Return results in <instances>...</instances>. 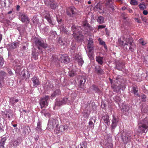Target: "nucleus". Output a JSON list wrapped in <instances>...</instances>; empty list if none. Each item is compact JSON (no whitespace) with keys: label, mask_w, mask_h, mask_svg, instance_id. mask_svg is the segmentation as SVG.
Masks as SVG:
<instances>
[{"label":"nucleus","mask_w":148,"mask_h":148,"mask_svg":"<svg viewBox=\"0 0 148 148\" xmlns=\"http://www.w3.org/2000/svg\"><path fill=\"white\" fill-rule=\"evenodd\" d=\"M81 28L80 27L75 26L74 25L72 26L71 30L73 32V35L75 38L78 42L82 41L83 40V36L81 34V29L84 30H87V32H91L92 27H91L86 21L83 22Z\"/></svg>","instance_id":"nucleus-1"},{"label":"nucleus","mask_w":148,"mask_h":148,"mask_svg":"<svg viewBox=\"0 0 148 148\" xmlns=\"http://www.w3.org/2000/svg\"><path fill=\"white\" fill-rule=\"evenodd\" d=\"M148 129V121L147 119H144L139 121L138 132L143 134L146 132Z\"/></svg>","instance_id":"nucleus-2"},{"label":"nucleus","mask_w":148,"mask_h":148,"mask_svg":"<svg viewBox=\"0 0 148 148\" xmlns=\"http://www.w3.org/2000/svg\"><path fill=\"white\" fill-rule=\"evenodd\" d=\"M33 42L35 43V45L38 47V50L42 52V48L45 49L47 47V44L43 40H40L37 38H35L34 39Z\"/></svg>","instance_id":"nucleus-3"},{"label":"nucleus","mask_w":148,"mask_h":148,"mask_svg":"<svg viewBox=\"0 0 148 148\" xmlns=\"http://www.w3.org/2000/svg\"><path fill=\"white\" fill-rule=\"evenodd\" d=\"M58 126V120L54 119H50L49 120L48 123L47 127L51 130L56 129Z\"/></svg>","instance_id":"nucleus-4"},{"label":"nucleus","mask_w":148,"mask_h":148,"mask_svg":"<svg viewBox=\"0 0 148 148\" xmlns=\"http://www.w3.org/2000/svg\"><path fill=\"white\" fill-rule=\"evenodd\" d=\"M49 98V96L46 95L41 99L40 101V104L41 108L48 106V101Z\"/></svg>","instance_id":"nucleus-5"},{"label":"nucleus","mask_w":148,"mask_h":148,"mask_svg":"<svg viewBox=\"0 0 148 148\" xmlns=\"http://www.w3.org/2000/svg\"><path fill=\"white\" fill-rule=\"evenodd\" d=\"M44 13V16L48 23H49V25L52 27L53 26L55 25V23L51 19L50 15L49 14V12L45 11Z\"/></svg>","instance_id":"nucleus-6"},{"label":"nucleus","mask_w":148,"mask_h":148,"mask_svg":"<svg viewBox=\"0 0 148 148\" xmlns=\"http://www.w3.org/2000/svg\"><path fill=\"white\" fill-rule=\"evenodd\" d=\"M76 12V10L73 6L68 8L66 10V14L70 17H73Z\"/></svg>","instance_id":"nucleus-7"},{"label":"nucleus","mask_w":148,"mask_h":148,"mask_svg":"<svg viewBox=\"0 0 148 148\" xmlns=\"http://www.w3.org/2000/svg\"><path fill=\"white\" fill-rule=\"evenodd\" d=\"M19 18L23 22L27 24L29 23V19L27 15L24 13H20L19 15Z\"/></svg>","instance_id":"nucleus-8"},{"label":"nucleus","mask_w":148,"mask_h":148,"mask_svg":"<svg viewBox=\"0 0 148 148\" xmlns=\"http://www.w3.org/2000/svg\"><path fill=\"white\" fill-rule=\"evenodd\" d=\"M46 5L50 7L52 9H55L56 7V4L54 0H45Z\"/></svg>","instance_id":"nucleus-9"},{"label":"nucleus","mask_w":148,"mask_h":148,"mask_svg":"<svg viewBox=\"0 0 148 148\" xmlns=\"http://www.w3.org/2000/svg\"><path fill=\"white\" fill-rule=\"evenodd\" d=\"M67 130V127L65 125H61L59 128L58 127L54 130V132L56 134L66 132Z\"/></svg>","instance_id":"nucleus-10"},{"label":"nucleus","mask_w":148,"mask_h":148,"mask_svg":"<svg viewBox=\"0 0 148 148\" xmlns=\"http://www.w3.org/2000/svg\"><path fill=\"white\" fill-rule=\"evenodd\" d=\"M59 58L60 61L62 63H67L70 60L67 54L59 55Z\"/></svg>","instance_id":"nucleus-11"},{"label":"nucleus","mask_w":148,"mask_h":148,"mask_svg":"<svg viewBox=\"0 0 148 148\" xmlns=\"http://www.w3.org/2000/svg\"><path fill=\"white\" fill-rule=\"evenodd\" d=\"M79 86L83 88L84 86V84L86 81V78L84 76H80L79 79Z\"/></svg>","instance_id":"nucleus-12"},{"label":"nucleus","mask_w":148,"mask_h":148,"mask_svg":"<svg viewBox=\"0 0 148 148\" xmlns=\"http://www.w3.org/2000/svg\"><path fill=\"white\" fill-rule=\"evenodd\" d=\"M94 45L93 39L92 38H89L88 40L87 48L89 51L90 52L93 49Z\"/></svg>","instance_id":"nucleus-13"},{"label":"nucleus","mask_w":148,"mask_h":148,"mask_svg":"<svg viewBox=\"0 0 148 148\" xmlns=\"http://www.w3.org/2000/svg\"><path fill=\"white\" fill-rule=\"evenodd\" d=\"M118 121L119 119L116 118L114 116H113L111 126V128L112 130H113L117 126Z\"/></svg>","instance_id":"nucleus-14"},{"label":"nucleus","mask_w":148,"mask_h":148,"mask_svg":"<svg viewBox=\"0 0 148 148\" xmlns=\"http://www.w3.org/2000/svg\"><path fill=\"white\" fill-rule=\"evenodd\" d=\"M6 75V73L5 72L3 71L0 72V88H1L4 82V77Z\"/></svg>","instance_id":"nucleus-15"},{"label":"nucleus","mask_w":148,"mask_h":148,"mask_svg":"<svg viewBox=\"0 0 148 148\" xmlns=\"http://www.w3.org/2000/svg\"><path fill=\"white\" fill-rule=\"evenodd\" d=\"M124 40L125 42L124 43V47L126 48V49H127V46L128 45V43L129 44L132 43L133 42V40L132 38L129 37V38H124Z\"/></svg>","instance_id":"nucleus-16"},{"label":"nucleus","mask_w":148,"mask_h":148,"mask_svg":"<svg viewBox=\"0 0 148 148\" xmlns=\"http://www.w3.org/2000/svg\"><path fill=\"white\" fill-rule=\"evenodd\" d=\"M34 87H36L40 84V82L38 78L36 77H34L31 79Z\"/></svg>","instance_id":"nucleus-17"},{"label":"nucleus","mask_w":148,"mask_h":148,"mask_svg":"<svg viewBox=\"0 0 148 148\" xmlns=\"http://www.w3.org/2000/svg\"><path fill=\"white\" fill-rule=\"evenodd\" d=\"M76 59L77 61L78 65L82 66L84 63V61L82 58V56L78 54L75 56Z\"/></svg>","instance_id":"nucleus-18"},{"label":"nucleus","mask_w":148,"mask_h":148,"mask_svg":"<svg viewBox=\"0 0 148 148\" xmlns=\"http://www.w3.org/2000/svg\"><path fill=\"white\" fill-rule=\"evenodd\" d=\"M50 60L51 63L55 64H57L60 61V58H58L56 55H53L52 56Z\"/></svg>","instance_id":"nucleus-19"},{"label":"nucleus","mask_w":148,"mask_h":148,"mask_svg":"<svg viewBox=\"0 0 148 148\" xmlns=\"http://www.w3.org/2000/svg\"><path fill=\"white\" fill-rule=\"evenodd\" d=\"M96 118L94 116H93L89 119L88 123L89 127L93 129L94 127V123L95 122Z\"/></svg>","instance_id":"nucleus-20"},{"label":"nucleus","mask_w":148,"mask_h":148,"mask_svg":"<svg viewBox=\"0 0 148 148\" xmlns=\"http://www.w3.org/2000/svg\"><path fill=\"white\" fill-rule=\"evenodd\" d=\"M3 114L4 116L8 117L9 120H10V118L12 117L13 116L12 112L11 110H8L5 111L4 112Z\"/></svg>","instance_id":"nucleus-21"},{"label":"nucleus","mask_w":148,"mask_h":148,"mask_svg":"<svg viewBox=\"0 0 148 148\" xmlns=\"http://www.w3.org/2000/svg\"><path fill=\"white\" fill-rule=\"evenodd\" d=\"M113 0H106V4L108 5L109 7L112 10H114V6L113 4Z\"/></svg>","instance_id":"nucleus-22"},{"label":"nucleus","mask_w":148,"mask_h":148,"mask_svg":"<svg viewBox=\"0 0 148 148\" xmlns=\"http://www.w3.org/2000/svg\"><path fill=\"white\" fill-rule=\"evenodd\" d=\"M131 135L130 134L128 135V134H126L125 136H123L122 138L123 142L125 143H127L130 139Z\"/></svg>","instance_id":"nucleus-23"},{"label":"nucleus","mask_w":148,"mask_h":148,"mask_svg":"<svg viewBox=\"0 0 148 148\" xmlns=\"http://www.w3.org/2000/svg\"><path fill=\"white\" fill-rule=\"evenodd\" d=\"M102 119L104 123L108 125L110 124L109 117L108 115H106L102 117Z\"/></svg>","instance_id":"nucleus-24"},{"label":"nucleus","mask_w":148,"mask_h":148,"mask_svg":"<svg viewBox=\"0 0 148 148\" xmlns=\"http://www.w3.org/2000/svg\"><path fill=\"white\" fill-rule=\"evenodd\" d=\"M95 69L98 74L101 75L104 73L103 71L100 68L99 66L95 67Z\"/></svg>","instance_id":"nucleus-25"},{"label":"nucleus","mask_w":148,"mask_h":148,"mask_svg":"<svg viewBox=\"0 0 148 148\" xmlns=\"http://www.w3.org/2000/svg\"><path fill=\"white\" fill-rule=\"evenodd\" d=\"M124 64L122 62H119L116 64V69L121 71L124 68Z\"/></svg>","instance_id":"nucleus-26"},{"label":"nucleus","mask_w":148,"mask_h":148,"mask_svg":"<svg viewBox=\"0 0 148 148\" xmlns=\"http://www.w3.org/2000/svg\"><path fill=\"white\" fill-rule=\"evenodd\" d=\"M130 109L129 107L127 106H123L122 110L124 114L127 115L128 113V111Z\"/></svg>","instance_id":"nucleus-27"},{"label":"nucleus","mask_w":148,"mask_h":148,"mask_svg":"<svg viewBox=\"0 0 148 148\" xmlns=\"http://www.w3.org/2000/svg\"><path fill=\"white\" fill-rule=\"evenodd\" d=\"M60 91L59 89H57L54 91L53 93L51 94V98L52 99L56 96L59 95L60 94Z\"/></svg>","instance_id":"nucleus-28"},{"label":"nucleus","mask_w":148,"mask_h":148,"mask_svg":"<svg viewBox=\"0 0 148 148\" xmlns=\"http://www.w3.org/2000/svg\"><path fill=\"white\" fill-rule=\"evenodd\" d=\"M96 60L99 64L100 65H102L103 64V58L102 57L100 56H97Z\"/></svg>","instance_id":"nucleus-29"},{"label":"nucleus","mask_w":148,"mask_h":148,"mask_svg":"<svg viewBox=\"0 0 148 148\" xmlns=\"http://www.w3.org/2000/svg\"><path fill=\"white\" fill-rule=\"evenodd\" d=\"M41 124L39 121L37 123V127L36 128V130L38 133H41L42 132Z\"/></svg>","instance_id":"nucleus-30"},{"label":"nucleus","mask_w":148,"mask_h":148,"mask_svg":"<svg viewBox=\"0 0 148 148\" xmlns=\"http://www.w3.org/2000/svg\"><path fill=\"white\" fill-rule=\"evenodd\" d=\"M6 139L5 137L2 138L0 140V148H4V145Z\"/></svg>","instance_id":"nucleus-31"},{"label":"nucleus","mask_w":148,"mask_h":148,"mask_svg":"<svg viewBox=\"0 0 148 148\" xmlns=\"http://www.w3.org/2000/svg\"><path fill=\"white\" fill-rule=\"evenodd\" d=\"M32 56L35 60H37L38 58V53L33 51L32 52Z\"/></svg>","instance_id":"nucleus-32"},{"label":"nucleus","mask_w":148,"mask_h":148,"mask_svg":"<svg viewBox=\"0 0 148 148\" xmlns=\"http://www.w3.org/2000/svg\"><path fill=\"white\" fill-rule=\"evenodd\" d=\"M92 89L95 92L99 94L101 93V91L99 89L98 87L94 85H93L92 86Z\"/></svg>","instance_id":"nucleus-33"},{"label":"nucleus","mask_w":148,"mask_h":148,"mask_svg":"<svg viewBox=\"0 0 148 148\" xmlns=\"http://www.w3.org/2000/svg\"><path fill=\"white\" fill-rule=\"evenodd\" d=\"M98 41L99 42V44L100 45L103 46L105 49L106 50L107 49V46L105 42L104 41L101 39L100 38H99Z\"/></svg>","instance_id":"nucleus-34"},{"label":"nucleus","mask_w":148,"mask_h":148,"mask_svg":"<svg viewBox=\"0 0 148 148\" xmlns=\"http://www.w3.org/2000/svg\"><path fill=\"white\" fill-rule=\"evenodd\" d=\"M87 143L85 142H83L78 146V148H86Z\"/></svg>","instance_id":"nucleus-35"},{"label":"nucleus","mask_w":148,"mask_h":148,"mask_svg":"<svg viewBox=\"0 0 148 148\" xmlns=\"http://www.w3.org/2000/svg\"><path fill=\"white\" fill-rule=\"evenodd\" d=\"M98 22L99 24H101L104 22V18L102 16H99L97 19Z\"/></svg>","instance_id":"nucleus-36"},{"label":"nucleus","mask_w":148,"mask_h":148,"mask_svg":"<svg viewBox=\"0 0 148 148\" xmlns=\"http://www.w3.org/2000/svg\"><path fill=\"white\" fill-rule=\"evenodd\" d=\"M135 45L133 44V42L130 44L129 50L132 52H133L134 50Z\"/></svg>","instance_id":"nucleus-37"},{"label":"nucleus","mask_w":148,"mask_h":148,"mask_svg":"<svg viewBox=\"0 0 148 148\" xmlns=\"http://www.w3.org/2000/svg\"><path fill=\"white\" fill-rule=\"evenodd\" d=\"M69 76L71 77H73L76 75V71L74 70L69 71Z\"/></svg>","instance_id":"nucleus-38"},{"label":"nucleus","mask_w":148,"mask_h":148,"mask_svg":"<svg viewBox=\"0 0 148 148\" xmlns=\"http://www.w3.org/2000/svg\"><path fill=\"white\" fill-rule=\"evenodd\" d=\"M10 103H11L12 104H14L18 102V100L17 99H15L14 98H12L10 99Z\"/></svg>","instance_id":"nucleus-39"},{"label":"nucleus","mask_w":148,"mask_h":148,"mask_svg":"<svg viewBox=\"0 0 148 148\" xmlns=\"http://www.w3.org/2000/svg\"><path fill=\"white\" fill-rule=\"evenodd\" d=\"M64 105L62 100L56 101L55 103V105L57 106H60Z\"/></svg>","instance_id":"nucleus-40"},{"label":"nucleus","mask_w":148,"mask_h":148,"mask_svg":"<svg viewBox=\"0 0 148 148\" xmlns=\"http://www.w3.org/2000/svg\"><path fill=\"white\" fill-rule=\"evenodd\" d=\"M48 30L49 29L47 27H45L40 29L42 33H45L47 32Z\"/></svg>","instance_id":"nucleus-41"},{"label":"nucleus","mask_w":148,"mask_h":148,"mask_svg":"<svg viewBox=\"0 0 148 148\" xmlns=\"http://www.w3.org/2000/svg\"><path fill=\"white\" fill-rule=\"evenodd\" d=\"M60 30L64 32L66 34L68 32L66 29L63 26H61L60 28Z\"/></svg>","instance_id":"nucleus-42"},{"label":"nucleus","mask_w":148,"mask_h":148,"mask_svg":"<svg viewBox=\"0 0 148 148\" xmlns=\"http://www.w3.org/2000/svg\"><path fill=\"white\" fill-rule=\"evenodd\" d=\"M4 61L3 58L0 56V68H1L4 64Z\"/></svg>","instance_id":"nucleus-43"},{"label":"nucleus","mask_w":148,"mask_h":148,"mask_svg":"<svg viewBox=\"0 0 148 148\" xmlns=\"http://www.w3.org/2000/svg\"><path fill=\"white\" fill-rule=\"evenodd\" d=\"M44 112L45 110H44L41 111V113H42V115L43 114L46 117H49L50 116V114L48 112L45 113Z\"/></svg>","instance_id":"nucleus-44"},{"label":"nucleus","mask_w":148,"mask_h":148,"mask_svg":"<svg viewBox=\"0 0 148 148\" xmlns=\"http://www.w3.org/2000/svg\"><path fill=\"white\" fill-rule=\"evenodd\" d=\"M132 92L133 93L134 95H136L138 96V90H136V88L135 87H133V88Z\"/></svg>","instance_id":"nucleus-45"},{"label":"nucleus","mask_w":148,"mask_h":148,"mask_svg":"<svg viewBox=\"0 0 148 148\" xmlns=\"http://www.w3.org/2000/svg\"><path fill=\"white\" fill-rule=\"evenodd\" d=\"M61 100L62 101L63 104L66 103H69L68 101H69V100H68V98H63Z\"/></svg>","instance_id":"nucleus-46"},{"label":"nucleus","mask_w":148,"mask_h":148,"mask_svg":"<svg viewBox=\"0 0 148 148\" xmlns=\"http://www.w3.org/2000/svg\"><path fill=\"white\" fill-rule=\"evenodd\" d=\"M20 143V141L19 140H17L14 141L13 143V145L14 146H17Z\"/></svg>","instance_id":"nucleus-47"},{"label":"nucleus","mask_w":148,"mask_h":148,"mask_svg":"<svg viewBox=\"0 0 148 148\" xmlns=\"http://www.w3.org/2000/svg\"><path fill=\"white\" fill-rule=\"evenodd\" d=\"M51 36H52V38H55L56 36V32L55 31H51Z\"/></svg>","instance_id":"nucleus-48"},{"label":"nucleus","mask_w":148,"mask_h":148,"mask_svg":"<svg viewBox=\"0 0 148 148\" xmlns=\"http://www.w3.org/2000/svg\"><path fill=\"white\" fill-rule=\"evenodd\" d=\"M114 99L117 103H119L120 101L121 98L119 96H116L114 97Z\"/></svg>","instance_id":"nucleus-49"},{"label":"nucleus","mask_w":148,"mask_h":148,"mask_svg":"<svg viewBox=\"0 0 148 148\" xmlns=\"http://www.w3.org/2000/svg\"><path fill=\"white\" fill-rule=\"evenodd\" d=\"M138 6L140 9L141 10H144L145 8V5L143 4H140Z\"/></svg>","instance_id":"nucleus-50"},{"label":"nucleus","mask_w":148,"mask_h":148,"mask_svg":"<svg viewBox=\"0 0 148 148\" xmlns=\"http://www.w3.org/2000/svg\"><path fill=\"white\" fill-rule=\"evenodd\" d=\"M58 43L61 45H63L65 44L64 42L63 41L61 38H60L58 41Z\"/></svg>","instance_id":"nucleus-51"},{"label":"nucleus","mask_w":148,"mask_h":148,"mask_svg":"<svg viewBox=\"0 0 148 148\" xmlns=\"http://www.w3.org/2000/svg\"><path fill=\"white\" fill-rule=\"evenodd\" d=\"M146 96L144 95H143L141 96V98L142 99V101H146Z\"/></svg>","instance_id":"nucleus-52"},{"label":"nucleus","mask_w":148,"mask_h":148,"mask_svg":"<svg viewBox=\"0 0 148 148\" xmlns=\"http://www.w3.org/2000/svg\"><path fill=\"white\" fill-rule=\"evenodd\" d=\"M118 42L120 45L121 46L124 45L125 43H124L123 41H122L121 39H119Z\"/></svg>","instance_id":"nucleus-53"},{"label":"nucleus","mask_w":148,"mask_h":148,"mask_svg":"<svg viewBox=\"0 0 148 148\" xmlns=\"http://www.w3.org/2000/svg\"><path fill=\"white\" fill-rule=\"evenodd\" d=\"M59 16H56V18H57V20L58 21V22L59 23H60L62 21L61 18H58V17Z\"/></svg>","instance_id":"nucleus-54"},{"label":"nucleus","mask_w":148,"mask_h":148,"mask_svg":"<svg viewBox=\"0 0 148 148\" xmlns=\"http://www.w3.org/2000/svg\"><path fill=\"white\" fill-rule=\"evenodd\" d=\"M18 45L17 42H14L13 45H12V48L13 49L16 48Z\"/></svg>","instance_id":"nucleus-55"},{"label":"nucleus","mask_w":148,"mask_h":148,"mask_svg":"<svg viewBox=\"0 0 148 148\" xmlns=\"http://www.w3.org/2000/svg\"><path fill=\"white\" fill-rule=\"evenodd\" d=\"M106 27L105 25H99L98 26V29H102L105 28Z\"/></svg>","instance_id":"nucleus-56"},{"label":"nucleus","mask_w":148,"mask_h":148,"mask_svg":"<svg viewBox=\"0 0 148 148\" xmlns=\"http://www.w3.org/2000/svg\"><path fill=\"white\" fill-rule=\"evenodd\" d=\"M8 73L10 76L12 75H13V73L11 71V70L10 69H8Z\"/></svg>","instance_id":"nucleus-57"},{"label":"nucleus","mask_w":148,"mask_h":148,"mask_svg":"<svg viewBox=\"0 0 148 148\" xmlns=\"http://www.w3.org/2000/svg\"><path fill=\"white\" fill-rule=\"evenodd\" d=\"M92 51H91L90 52L89 51V52L88 53H87L88 56L89 57V58H90L91 57H92Z\"/></svg>","instance_id":"nucleus-58"},{"label":"nucleus","mask_w":148,"mask_h":148,"mask_svg":"<svg viewBox=\"0 0 148 148\" xmlns=\"http://www.w3.org/2000/svg\"><path fill=\"white\" fill-rule=\"evenodd\" d=\"M143 21H144L145 23H146L147 22V20L144 17H141Z\"/></svg>","instance_id":"nucleus-59"},{"label":"nucleus","mask_w":148,"mask_h":148,"mask_svg":"<svg viewBox=\"0 0 148 148\" xmlns=\"http://www.w3.org/2000/svg\"><path fill=\"white\" fill-rule=\"evenodd\" d=\"M143 13L145 15H147L148 14V12L146 10H144L143 11Z\"/></svg>","instance_id":"nucleus-60"},{"label":"nucleus","mask_w":148,"mask_h":148,"mask_svg":"<svg viewBox=\"0 0 148 148\" xmlns=\"http://www.w3.org/2000/svg\"><path fill=\"white\" fill-rule=\"evenodd\" d=\"M135 20L136 21H137V22L138 23H141V21L138 18H135Z\"/></svg>","instance_id":"nucleus-61"},{"label":"nucleus","mask_w":148,"mask_h":148,"mask_svg":"<svg viewBox=\"0 0 148 148\" xmlns=\"http://www.w3.org/2000/svg\"><path fill=\"white\" fill-rule=\"evenodd\" d=\"M123 19H126L127 18V16H126L127 15H126L125 14H123Z\"/></svg>","instance_id":"nucleus-62"},{"label":"nucleus","mask_w":148,"mask_h":148,"mask_svg":"<svg viewBox=\"0 0 148 148\" xmlns=\"http://www.w3.org/2000/svg\"><path fill=\"white\" fill-rule=\"evenodd\" d=\"M96 8V9L97 10H98V9H99V10H101L100 8L99 7H98V5H96L95 7V9Z\"/></svg>","instance_id":"nucleus-63"},{"label":"nucleus","mask_w":148,"mask_h":148,"mask_svg":"<svg viewBox=\"0 0 148 148\" xmlns=\"http://www.w3.org/2000/svg\"><path fill=\"white\" fill-rule=\"evenodd\" d=\"M121 76L119 75L116 78V79L117 80H119L121 78Z\"/></svg>","instance_id":"nucleus-64"}]
</instances>
